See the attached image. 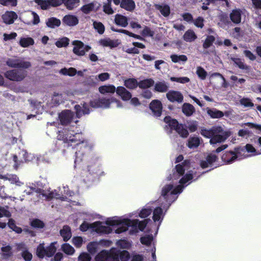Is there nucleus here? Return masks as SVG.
Wrapping results in <instances>:
<instances>
[{
    "label": "nucleus",
    "instance_id": "1",
    "mask_svg": "<svg viewBox=\"0 0 261 261\" xmlns=\"http://www.w3.org/2000/svg\"><path fill=\"white\" fill-rule=\"evenodd\" d=\"M190 168V163L188 160L176 165L172 174V181L163 188L161 195L166 202H162L161 206H156L152 211L154 225L150 231L155 234H157L166 212L171 203L177 199L178 194L182 191L184 188L192 182L194 172Z\"/></svg>",
    "mask_w": 261,
    "mask_h": 261
},
{
    "label": "nucleus",
    "instance_id": "2",
    "mask_svg": "<svg viewBox=\"0 0 261 261\" xmlns=\"http://www.w3.org/2000/svg\"><path fill=\"white\" fill-rule=\"evenodd\" d=\"M148 220L139 221L138 219H130L123 217H113L108 218L105 224L100 221H96L92 223H89L86 221L80 226V229L82 231H86L89 228L92 229L97 233L109 234L112 231L111 226L115 227L114 231L116 233L120 234L128 231L130 235L136 234L139 231H143L147 225Z\"/></svg>",
    "mask_w": 261,
    "mask_h": 261
},
{
    "label": "nucleus",
    "instance_id": "3",
    "mask_svg": "<svg viewBox=\"0 0 261 261\" xmlns=\"http://www.w3.org/2000/svg\"><path fill=\"white\" fill-rule=\"evenodd\" d=\"M58 139L59 140H62L64 143V146L67 144L74 146L77 148L83 149L86 151H88L91 149V146L88 144V142L85 140L83 135L81 133H74L73 130H70L67 128L59 131L58 135Z\"/></svg>",
    "mask_w": 261,
    "mask_h": 261
},
{
    "label": "nucleus",
    "instance_id": "4",
    "mask_svg": "<svg viewBox=\"0 0 261 261\" xmlns=\"http://www.w3.org/2000/svg\"><path fill=\"white\" fill-rule=\"evenodd\" d=\"M201 134L204 137L210 138L212 145L224 142L230 136V132L224 129L222 127L215 126L210 129H202Z\"/></svg>",
    "mask_w": 261,
    "mask_h": 261
},
{
    "label": "nucleus",
    "instance_id": "5",
    "mask_svg": "<svg viewBox=\"0 0 261 261\" xmlns=\"http://www.w3.org/2000/svg\"><path fill=\"white\" fill-rule=\"evenodd\" d=\"M115 104L117 108H123L122 103L117 98L112 97L110 98L102 97L93 99L90 101V106L94 108L109 109L112 104Z\"/></svg>",
    "mask_w": 261,
    "mask_h": 261
},
{
    "label": "nucleus",
    "instance_id": "6",
    "mask_svg": "<svg viewBox=\"0 0 261 261\" xmlns=\"http://www.w3.org/2000/svg\"><path fill=\"white\" fill-rule=\"evenodd\" d=\"M63 191H61L62 195L56 190L49 192L47 194H43V195L46 196L48 199L56 198L60 199L62 201L69 202L70 203L67 204V205H69V206H71L72 205H74L75 201H73L71 198L74 193L70 191L68 187H63Z\"/></svg>",
    "mask_w": 261,
    "mask_h": 261
},
{
    "label": "nucleus",
    "instance_id": "7",
    "mask_svg": "<svg viewBox=\"0 0 261 261\" xmlns=\"http://www.w3.org/2000/svg\"><path fill=\"white\" fill-rule=\"evenodd\" d=\"M164 122L167 124L166 127H169L171 130H175L181 137L187 138L189 135L187 129L182 125L179 124L175 119L167 116L164 118Z\"/></svg>",
    "mask_w": 261,
    "mask_h": 261
},
{
    "label": "nucleus",
    "instance_id": "8",
    "mask_svg": "<svg viewBox=\"0 0 261 261\" xmlns=\"http://www.w3.org/2000/svg\"><path fill=\"white\" fill-rule=\"evenodd\" d=\"M119 251L117 249L112 248L110 251L102 250L95 257V261H119Z\"/></svg>",
    "mask_w": 261,
    "mask_h": 261
},
{
    "label": "nucleus",
    "instance_id": "9",
    "mask_svg": "<svg viewBox=\"0 0 261 261\" xmlns=\"http://www.w3.org/2000/svg\"><path fill=\"white\" fill-rule=\"evenodd\" d=\"M56 243V242H53L46 248L44 247L43 243L40 244L37 248V255L39 258H43L45 256H52L57 250L55 247Z\"/></svg>",
    "mask_w": 261,
    "mask_h": 261
},
{
    "label": "nucleus",
    "instance_id": "10",
    "mask_svg": "<svg viewBox=\"0 0 261 261\" xmlns=\"http://www.w3.org/2000/svg\"><path fill=\"white\" fill-rule=\"evenodd\" d=\"M243 152H245L244 149H235L234 151L226 152L224 153L222 156V159L226 164H231L237 159L240 160L246 158L247 155H242Z\"/></svg>",
    "mask_w": 261,
    "mask_h": 261
},
{
    "label": "nucleus",
    "instance_id": "11",
    "mask_svg": "<svg viewBox=\"0 0 261 261\" xmlns=\"http://www.w3.org/2000/svg\"><path fill=\"white\" fill-rule=\"evenodd\" d=\"M59 118L61 124L63 125H70V126H74L76 124L77 120H74V114L70 110H64L59 115Z\"/></svg>",
    "mask_w": 261,
    "mask_h": 261
},
{
    "label": "nucleus",
    "instance_id": "12",
    "mask_svg": "<svg viewBox=\"0 0 261 261\" xmlns=\"http://www.w3.org/2000/svg\"><path fill=\"white\" fill-rule=\"evenodd\" d=\"M73 95V94L71 92L63 93L54 92L51 97V103L49 104L48 107H53L57 106L62 103L64 100L69 98L70 96Z\"/></svg>",
    "mask_w": 261,
    "mask_h": 261
},
{
    "label": "nucleus",
    "instance_id": "13",
    "mask_svg": "<svg viewBox=\"0 0 261 261\" xmlns=\"http://www.w3.org/2000/svg\"><path fill=\"white\" fill-rule=\"evenodd\" d=\"M7 65L12 68H28L31 66L29 61H24L20 58L14 57L9 58L6 61Z\"/></svg>",
    "mask_w": 261,
    "mask_h": 261
},
{
    "label": "nucleus",
    "instance_id": "14",
    "mask_svg": "<svg viewBox=\"0 0 261 261\" xmlns=\"http://www.w3.org/2000/svg\"><path fill=\"white\" fill-rule=\"evenodd\" d=\"M72 44L74 46L73 48V53L80 56H84L86 53L91 48L89 45H85L82 42L79 40L72 41Z\"/></svg>",
    "mask_w": 261,
    "mask_h": 261
},
{
    "label": "nucleus",
    "instance_id": "15",
    "mask_svg": "<svg viewBox=\"0 0 261 261\" xmlns=\"http://www.w3.org/2000/svg\"><path fill=\"white\" fill-rule=\"evenodd\" d=\"M111 242L108 240H101L90 242L87 246L88 251L91 254H95L99 249L100 246L109 247L111 245Z\"/></svg>",
    "mask_w": 261,
    "mask_h": 261
},
{
    "label": "nucleus",
    "instance_id": "16",
    "mask_svg": "<svg viewBox=\"0 0 261 261\" xmlns=\"http://www.w3.org/2000/svg\"><path fill=\"white\" fill-rule=\"evenodd\" d=\"M5 76L11 81H21L26 76V73L23 71L14 69L7 71Z\"/></svg>",
    "mask_w": 261,
    "mask_h": 261
},
{
    "label": "nucleus",
    "instance_id": "17",
    "mask_svg": "<svg viewBox=\"0 0 261 261\" xmlns=\"http://www.w3.org/2000/svg\"><path fill=\"white\" fill-rule=\"evenodd\" d=\"M28 101L30 104L29 109L32 111H34L35 114L28 115L27 116V119H30L31 118L35 117V114L42 113L43 108L40 102H38L34 99H29Z\"/></svg>",
    "mask_w": 261,
    "mask_h": 261
},
{
    "label": "nucleus",
    "instance_id": "18",
    "mask_svg": "<svg viewBox=\"0 0 261 261\" xmlns=\"http://www.w3.org/2000/svg\"><path fill=\"white\" fill-rule=\"evenodd\" d=\"M88 170L90 173L95 178H100L106 175V173L102 168L101 165L99 163L88 167Z\"/></svg>",
    "mask_w": 261,
    "mask_h": 261
},
{
    "label": "nucleus",
    "instance_id": "19",
    "mask_svg": "<svg viewBox=\"0 0 261 261\" xmlns=\"http://www.w3.org/2000/svg\"><path fill=\"white\" fill-rule=\"evenodd\" d=\"M167 99L171 102H177L181 103L183 101V96L182 94L177 91L170 90L166 94Z\"/></svg>",
    "mask_w": 261,
    "mask_h": 261
},
{
    "label": "nucleus",
    "instance_id": "20",
    "mask_svg": "<svg viewBox=\"0 0 261 261\" xmlns=\"http://www.w3.org/2000/svg\"><path fill=\"white\" fill-rule=\"evenodd\" d=\"M152 208L150 205L148 204L144 206L139 213L136 212H133L128 214L129 218L137 217L139 216L141 218H145L148 217L152 212Z\"/></svg>",
    "mask_w": 261,
    "mask_h": 261
},
{
    "label": "nucleus",
    "instance_id": "21",
    "mask_svg": "<svg viewBox=\"0 0 261 261\" xmlns=\"http://www.w3.org/2000/svg\"><path fill=\"white\" fill-rule=\"evenodd\" d=\"M150 109L152 111L153 115L156 117L161 116L162 110V105L159 100H154L150 104Z\"/></svg>",
    "mask_w": 261,
    "mask_h": 261
},
{
    "label": "nucleus",
    "instance_id": "22",
    "mask_svg": "<svg viewBox=\"0 0 261 261\" xmlns=\"http://www.w3.org/2000/svg\"><path fill=\"white\" fill-rule=\"evenodd\" d=\"M116 93L123 101H128L132 97L131 93L122 86L116 88Z\"/></svg>",
    "mask_w": 261,
    "mask_h": 261
},
{
    "label": "nucleus",
    "instance_id": "23",
    "mask_svg": "<svg viewBox=\"0 0 261 261\" xmlns=\"http://www.w3.org/2000/svg\"><path fill=\"white\" fill-rule=\"evenodd\" d=\"M217 156L213 153H210L206 157L205 160L201 162L200 166L202 168L212 167L213 164L216 161Z\"/></svg>",
    "mask_w": 261,
    "mask_h": 261
},
{
    "label": "nucleus",
    "instance_id": "24",
    "mask_svg": "<svg viewBox=\"0 0 261 261\" xmlns=\"http://www.w3.org/2000/svg\"><path fill=\"white\" fill-rule=\"evenodd\" d=\"M17 18V15L13 11H7L2 16L4 22L6 24H12Z\"/></svg>",
    "mask_w": 261,
    "mask_h": 261
},
{
    "label": "nucleus",
    "instance_id": "25",
    "mask_svg": "<svg viewBox=\"0 0 261 261\" xmlns=\"http://www.w3.org/2000/svg\"><path fill=\"white\" fill-rule=\"evenodd\" d=\"M74 109L76 111V116L80 117L84 114H88L90 113L88 105L86 103H83L81 105H75Z\"/></svg>",
    "mask_w": 261,
    "mask_h": 261
},
{
    "label": "nucleus",
    "instance_id": "26",
    "mask_svg": "<svg viewBox=\"0 0 261 261\" xmlns=\"http://www.w3.org/2000/svg\"><path fill=\"white\" fill-rule=\"evenodd\" d=\"M63 21L68 26H74L78 23L79 19L75 15H67L64 17Z\"/></svg>",
    "mask_w": 261,
    "mask_h": 261
},
{
    "label": "nucleus",
    "instance_id": "27",
    "mask_svg": "<svg viewBox=\"0 0 261 261\" xmlns=\"http://www.w3.org/2000/svg\"><path fill=\"white\" fill-rule=\"evenodd\" d=\"M242 12L239 9H234L230 14V18L234 23L238 24L241 21Z\"/></svg>",
    "mask_w": 261,
    "mask_h": 261
},
{
    "label": "nucleus",
    "instance_id": "28",
    "mask_svg": "<svg viewBox=\"0 0 261 261\" xmlns=\"http://www.w3.org/2000/svg\"><path fill=\"white\" fill-rule=\"evenodd\" d=\"M120 7L128 11H132L135 8V3L133 0H121Z\"/></svg>",
    "mask_w": 261,
    "mask_h": 261
},
{
    "label": "nucleus",
    "instance_id": "29",
    "mask_svg": "<svg viewBox=\"0 0 261 261\" xmlns=\"http://www.w3.org/2000/svg\"><path fill=\"white\" fill-rule=\"evenodd\" d=\"M115 22L119 26L125 28L128 25V19L122 15L116 14L115 16Z\"/></svg>",
    "mask_w": 261,
    "mask_h": 261
},
{
    "label": "nucleus",
    "instance_id": "30",
    "mask_svg": "<svg viewBox=\"0 0 261 261\" xmlns=\"http://www.w3.org/2000/svg\"><path fill=\"white\" fill-rule=\"evenodd\" d=\"M2 178L8 180L12 184H15L17 186H22L23 183L20 180L17 175L14 174H8L2 177Z\"/></svg>",
    "mask_w": 261,
    "mask_h": 261
},
{
    "label": "nucleus",
    "instance_id": "31",
    "mask_svg": "<svg viewBox=\"0 0 261 261\" xmlns=\"http://www.w3.org/2000/svg\"><path fill=\"white\" fill-rule=\"evenodd\" d=\"M35 43L34 40L30 37H22L20 38L19 44L22 47H28L33 45Z\"/></svg>",
    "mask_w": 261,
    "mask_h": 261
},
{
    "label": "nucleus",
    "instance_id": "32",
    "mask_svg": "<svg viewBox=\"0 0 261 261\" xmlns=\"http://www.w3.org/2000/svg\"><path fill=\"white\" fill-rule=\"evenodd\" d=\"M156 9L160 11L161 13L165 17H167L170 13V8L168 5L163 4L158 5L155 4L154 6Z\"/></svg>",
    "mask_w": 261,
    "mask_h": 261
},
{
    "label": "nucleus",
    "instance_id": "33",
    "mask_svg": "<svg viewBox=\"0 0 261 261\" xmlns=\"http://www.w3.org/2000/svg\"><path fill=\"white\" fill-rule=\"evenodd\" d=\"M60 234L64 241L69 240L72 236L71 229L68 226H64L60 230Z\"/></svg>",
    "mask_w": 261,
    "mask_h": 261
},
{
    "label": "nucleus",
    "instance_id": "34",
    "mask_svg": "<svg viewBox=\"0 0 261 261\" xmlns=\"http://www.w3.org/2000/svg\"><path fill=\"white\" fill-rule=\"evenodd\" d=\"M99 91L102 94L107 93L113 94L115 91L116 92V89L115 87L112 85H105L99 87Z\"/></svg>",
    "mask_w": 261,
    "mask_h": 261
},
{
    "label": "nucleus",
    "instance_id": "35",
    "mask_svg": "<svg viewBox=\"0 0 261 261\" xmlns=\"http://www.w3.org/2000/svg\"><path fill=\"white\" fill-rule=\"evenodd\" d=\"M197 38V35L192 30L187 31L183 36L184 40L186 42H191L194 41Z\"/></svg>",
    "mask_w": 261,
    "mask_h": 261
},
{
    "label": "nucleus",
    "instance_id": "36",
    "mask_svg": "<svg viewBox=\"0 0 261 261\" xmlns=\"http://www.w3.org/2000/svg\"><path fill=\"white\" fill-rule=\"evenodd\" d=\"M243 149H244L245 152H243L242 153V155L243 156L246 155H247L246 158L248 156V155L245 153L246 151L248 153H250V155H255L261 154L260 153H259L260 149H259L258 150H256L252 145L249 144H247L245 146V148Z\"/></svg>",
    "mask_w": 261,
    "mask_h": 261
},
{
    "label": "nucleus",
    "instance_id": "37",
    "mask_svg": "<svg viewBox=\"0 0 261 261\" xmlns=\"http://www.w3.org/2000/svg\"><path fill=\"white\" fill-rule=\"evenodd\" d=\"M200 143V139L199 137H192L189 138L187 145L191 149H195L197 148Z\"/></svg>",
    "mask_w": 261,
    "mask_h": 261
},
{
    "label": "nucleus",
    "instance_id": "38",
    "mask_svg": "<svg viewBox=\"0 0 261 261\" xmlns=\"http://www.w3.org/2000/svg\"><path fill=\"white\" fill-rule=\"evenodd\" d=\"M80 2V0H63L65 6L70 10L76 8L79 5Z\"/></svg>",
    "mask_w": 261,
    "mask_h": 261
},
{
    "label": "nucleus",
    "instance_id": "39",
    "mask_svg": "<svg viewBox=\"0 0 261 261\" xmlns=\"http://www.w3.org/2000/svg\"><path fill=\"white\" fill-rule=\"evenodd\" d=\"M18 248L22 251V256L25 261H30L32 259V254L25 249L24 244H19Z\"/></svg>",
    "mask_w": 261,
    "mask_h": 261
},
{
    "label": "nucleus",
    "instance_id": "40",
    "mask_svg": "<svg viewBox=\"0 0 261 261\" xmlns=\"http://www.w3.org/2000/svg\"><path fill=\"white\" fill-rule=\"evenodd\" d=\"M207 113L212 118H220L224 116L222 111L216 109H208Z\"/></svg>",
    "mask_w": 261,
    "mask_h": 261
},
{
    "label": "nucleus",
    "instance_id": "41",
    "mask_svg": "<svg viewBox=\"0 0 261 261\" xmlns=\"http://www.w3.org/2000/svg\"><path fill=\"white\" fill-rule=\"evenodd\" d=\"M168 89V86L164 81L158 82L154 85V90L157 92H165L167 91Z\"/></svg>",
    "mask_w": 261,
    "mask_h": 261
},
{
    "label": "nucleus",
    "instance_id": "42",
    "mask_svg": "<svg viewBox=\"0 0 261 261\" xmlns=\"http://www.w3.org/2000/svg\"><path fill=\"white\" fill-rule=\"evenodd\" d=\"M194 111V107L190 103H185L182 105V111L187 116L192 115Z\"/></svg>",
    "mask_w": 261,
    "mask_h": 261
},
{
    "label": "nucleus",
    "instance_id": "43",
    "mask_svg": "<svg viewBox=\"0 0 261 261\" xmlns=\"http://www.w3.org/2000/svg\"><path fill=\"white\" fill-rule=\"evenodd\" d=\"M172 61L174 63H185L188 60V58L186 55H172L170 56Z\"/></svg>",
    "mask_w": 261,
    "mask_h": 261
},
{
    "label": "nucleus",
    "instance_id": "44",
    "mask_svg": "<svg viewBox=\"0 0 261 261\" xmlns=\"http://www.w3.org/2000/svg\"><path fill=\"white\" fill-rule=\"evenodd\" d=\"M124 86L128 89H134L138 86V82L135 79H128L124 81Z\"/></svg>",
    "mask_w": 261,
    "mask_h": 261
},
{
    "label": "nucleus",
    "instance_id": "45",
    "mask_svg": "<svg viewBox=\"0 0 261 261\" xmlns=\"http://www.w3.org/2000/svg\"><path fill=\"white\" fill-rule=\"evenodd\" d=\"M61 249L65 254L68 255H72L75 252L74 248L68 243L63 244L62 245Z\"/></svg>",
    "mask_w": 261,
    "mask_h": 261
},
{
    "label": "nucleus",
    "instance_id": "46",
    "mask_svg": "<svg viewBox=\"0 0 261 261\" xmlns=\"http://www.w3.org/2000/svg\"><path fill=\"white\" fill-rule=\"evenodd\" d=\"M46 24L49 28H55L59 27L61 24V21L59 19L56 18L51 17L48 19Z\"/></svg>",
    "mask_w": 261,
    "mask_h": 261
},
{
    "label": "nucleus",
    "instance_id": "47",
    "mask_svg": "<svg viewBox=\"0 0 261 261\" xmlns=\"http://www.w3.org/2000/svg\"><path fill=\"white\" fill-rule=\"evenodd\" d=\"M97 215L89 212H83L81 214V218L83 221L88 222V221H92L96 218Z\"/></svg>",
    "mask_w": 261,
    "mask_h": 261
},
{
    "label": "nucleus",
    "instance_id": "48",
    "mask_svg": "<svg viewBox=\"0 0 261 261\" xmlns=\"http://www.w3.org/2000/svg\"><path fill=\"white\" fill-rule=\"evenodd\" d=\"M76 72V70L73 67H70L69 68H64L61 69L59 71V73L63 75H68L70 76H74L75 75Z\"/></svg>",
    "mask_w": 261,
    "mask_h": 261
},
{
    "label": "nucleus",
    "instance_id": "49",
    "mask_svg": "<svg viewBox=\"0 0 261 261\" xmlns=\"http://www.w3.org/2000/svg\"><path fill=\"white\" fill-rule=\"evenodd\" d=\"M153 236L152 234H146L142 237L140 239L141 243L146 246H150L153 242Z\"/></svg>",
    "mask_w": 261,
    "mask_h": 261
},
{
    "label": "nucleus",
    "instance_id": "50",
    "mask_svg": "<svg viewBox=\"0 0 261 261\" xmlns=\"http://www.w3.org/2000/svg\"><path fill=\"white\" fill-rule=\"evenodd\" d=\"M154 84V81L153 80L149 79L144 80L138 83V86L140 88H148L152 86Z\"/></svg>",
    "mask_w": 261,
    "mask_h": 261
},
{
    "label": "nucleus",
    "instance_id": "51",
    "mask_svg": "<svg viewBox=\"0 0 261 261\" xmlns=\"http://www.w3.org/2000/svg\"><path fill=\"white\" fill-rule=\"evenodd\" d=\"M96 4V3L92 2L90 4L85 5L81 8V10L84 13L88 14L95 10Z\"/></svg>",
    "mask_w": 261,
    "mask_h": 261
},
{
    "label": "nucleus",
    "instance_id": "52",
    "mask_svg": "<svg viewBox=\"0 0 261 261\" xmlns=\"http://www.w3.org/2000/svg\"><path fill=\"white\" fill-rule=\"evenodd\" d=\"M69 39L67 37H62L59 39L56 42V45L59 47H66L69 44Z\"/></svg>",
    "mask_w": 261,
    "mask_h": 261
},
{
    "label": "nucleus",
    "instance_id": "53",
    "mask_svg": "<svg viewBox=\"0 0 261 261\" xmlns=\"http://www.w3.org/2000/svg\"><path fill=\"white\" fill-rule=\"evenodd\" d=\"M196 73L201 80H204L207 75V72L201 66L197 67Z\"/></svg>",
    "mask_w": 261,
    "mask_h": 261
},
{
    "label": "nucleus",
    "instance_id": "54",
    "mask_svg": "<svg viewBox=\"0 0 261 261\" xmlns=\"http://www.w3.org/2000/svg\"><path fill=\"white\" fill-rule=\"evenodd\" d=\"M234 63L240 69L247 70L249 67L247 65L244 64L242 60L239 58H231Z\"/></svg>",
    "mask_w": 261,
    "mask_h": 261
},
{
    "label": "nucleus",
    "instance_id": "55",
    "mask_svg": "<svg viewBox=\"0 0 261 261\" xmlns=\"http://www.w3.org/2000/svg\"><path fill=\"white\" fill-rule=\"evenodd\" d=\"M100 44L103 46H109L113 47L116 46V43L110 39H102L100 41Z\"/></svg>",
    "mask_w": 261,
    "mask_h": 261
},
{
    "label": "nucleus",
    "instance_id": "56",
    "mask_svg": "<svg viewBox=\"0 0 261 261\" xmlns=\"http://www.w3.org/2000/svg\"><path fill=\"white\" fill-rule=\"evenodd\" d=\"M154 34V32L150 28L146 26L144 27L141 32V35L144 37H153Z\"/></svg>",
    "mask_w": 261,
    "mask_h": 261
},
{
    "label": "nucleus",
    "instance_id": "57",
    "mask_svg": "<svg viewBox=\"0 0 261 261\" xmlns=\"http://www.w3.org/2000/svg\"><path fill=\"white\" fill-rule=\"evenodd\" d=\"M93 27L99 34H102L104 33L105 27L101 22L94 21Z\"/></svg>",
    "mask_w": 261,
    "mask_h": 261
},
{
    "label": "nucleus",
    "instance_id": "58",
    "mask_svg": "<svg viewBox=\"0 0 261 261\" xmlns=\"http://www.w3.org/2000/svg\"><path fill=\"white\" fill-rule=\"evenodd\" d=\"M117 250L119 251L118 259L119 260L120 258L121 261H127L129 258V253L125 250L122 251H120L118 249H117Z\"/></svg>",
    "mask_w": 261,
    "mask_h": 261
},
{
    "label": "nucleus",
    "instance_id": "59",
    "mask_svg": "<svg viewBox=\"0 0 261 261\" xmlns=\"http://www.w3.org/2000/svg\"><path fill=\"white\" fill-rule=\"evenodd\" d=\"M2 251L3 256L5 258H8L12 255L11 247L10 246L2 247Z\"/></svg>",
    "mask_w": 261,
    "mask_h": 261
},
{
    "label": "nucleus",
    "instance_id": "60",
    "mask_svg": "<svg viewBox=\"0 0 261 261\" xmlns=\"http://www.w3.org/2000/svg\"><path fill=\"white\" fill-rule=\"evenodd\" d=\"M215 38L214 36H207L203 44V48H207L209 47H210L212 45V44L214 42V41H215Z\"/></svg>",
    "mask_w": 261,
    "mask_h": 261
},
{
    "label": "nucleus",
    "instance_id": "61",
    "mask_svg": "<svg viewBox=\"0 0 261 261\" xmlns=\"http://www.w3.org/2000/svg\"><path fill=\"white\" fill-rule=\"evenodd\" d=\"M31 224L32 227L36 228H42L44 226V223L37 219L33 220Z\"/></svg>",
    "mask_w": 261,
    "mask_h": 261
},
{
    "label": "nucleus",
    "instance_id": "62",
    "mask_svg": "<svg viewBox=\"0 0 261 261\" xmlns=\"http://www.w3.org/2000/svg\"><path fill=\"white\" fill-rule=\"evenodd\" d=\"M73 244L76 247H81L83 243V240L81 237H75L72 239Z\"/></svg>",
    "mask_w": 261,
    "mask_h": 261
},
{
    "label": "nucleus",
    "instance_id": "63",
    "mask_svg": "<svg viewBox=\"0 0 261 261\" xmlns=\"http://www.w3.org/2000/svg\"><path fill=\"white\" fill-rule=\"evenodd\" d=\"M111 0H107V3L103 5V11L108 14H112L114 13V11L111 6Z\"/></svg>",
    "mask_w": 261,
    "mask_h": 261
},
{
    "label": "nucleus",
    "instance_id": "64",
    "mask_svg": "<svg viewBox=\"0 0 261 261\" xmlns=\"http://www.w3.org/2000/svg\"><path fill=\"white\" fill-rule=\"evenodd\" d=\"M198 127V122L196 121H190L187 123V127L191 132H195Z\"/></svg>",
    "mask_w": 261,
    "mask_h": 261
}]
</instances>
